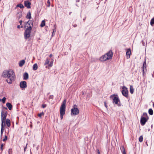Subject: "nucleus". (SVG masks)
Listing matches in <instances>:
<instances>
[{"label": "nucleus", "instance_id": "nucleus-49", "mask_svg": "<svg viewBox=\"0 0 154 154\" xmlns=\"http://www.w3.org/2000/svg\"><path fill=\"white\" fill-rule=\"evenodd\" d=\"M26 22H24V24L25 25V26H27V24H26Z\"/></svg>", "mask_w": 154, "mask_h": 154}, {"label": "nucleus", "instance_id": "nucleus-39", "mask_svg": "<svg viewBox=\"0 0 154 154\" xmlns=\"http://www.w3.org/2000/svg\"><path fill=\"white\" fill-rule=\"evenodd\" d=\"M47 106L45 104H43L42 105V108H45V107H46Z\"/></svg>", "mask_w": 154, "mask_h": 154}, {"label": "nucleus", "instance_id": "nucleus-5", "mask_svg": "<svg viewBox=\"0 0 154 154\" xmlns=\"http://www.w3.org/2000/svg\"><path fill=\"white\" fill-rule=\"evenodd\" d=\"M7 116V112L2 111L1 112V124L4 125L5 124V121L6 119V118Z\"/></svg>", "mask_w": 154, "mask_h": 154}, {"label": "nucleus", "instance_id": "nucleus-26", "mask_svg": "<svg viewBox=\"0 0 154 154\" xmlns=\"http://www.w3.org/2000/svg\"><path fill=\"white\" fill-rule=\"evenodd\" d=\"M17 17L18 19L21 18L22 17V14L21 12L17 14Z\"/></svg>", "mask_w": 154, "mask_h": 154}, {"label": "nucleus", "instance_id": "nucleus-27", "mask_svg": "<svg viewBox=\"0 0 154 154\" xmlns=\"http://www.w3.org/2000/svg\"><path fill=\"white\" fill-rule=\"evenodd\" d=\"M6 99V98L5 97H4L2 99H0V101H2L3 103H4L5 102Z\"/></svg>", "mask_w": 154, "mask_h": 154}, {"label": "nucleus", "instance_id": "nucleus-11", "mask_svg": "<svg viewBox=\"0 0 154 154\" xmlns=\"http://www.w3.org/2000/svg\"><path fill=\"white\" fill-rule=\"evenodd\" d=\"M106 55L105 54L103 55L101 57H100V60L101 62H104L107 60H109V58H108Z\"/></svg>", "mask_w": 154, "mask_h": 154}, {"label": "nucleus", "instance_id": "nucleus-35", "mask_svg": "<svg viewBox=\"0 0 154 154\" xmlns=\"http://www.w3.org/2000/svg\"><path fill=\"white\" fill-rule=\"evenodd\" d=\"M7 139H8V137H7V136L6 135H5V136L4 138L3 139V141H5L7 140Z\"/></svg>", "mask_w": 154, "mask_h": 154}, {"label": "nucleus", "instance_id": "nucleus-53", "mask_svg": "<svg viewBox=\"0 0 154 154\" xmlns=\"http://www.w3.org/2000/svg\"><path fill=\"white\" fill-rule=\"evenodd\" d=\"M52 55L51 54H50L49 55V57H51L52 56Z\"/></svg>", "mask_w": 154, "mask_h": 154}, {"label": "nucleus", "instance_id": "nucleus-18", "mask_svg": "<svg viewBox=\"0 0 154 154\" xmlns=\"http://www.w3.org/2000/svg\"><path fill=\"white\" fill-rule=\"evenodd\" d=\"M5 126V124H4V125L1 124V136H2V134L3 132V131L4 129V126Z\"/></svg>", "mask_w": 154, "mask_h": 154}, {"label": "nucleus", "instance_id": "nucleus-44", "mask_svg": "<svg viewBox=\"0 0 154 154\" xmlns=\"http://www.w3.org/2000/svg\"><path fill=\"white\" fill-rule=\"evenodd\" d=\"M73 26L74 27H76L77 26V24H74L73 25Z\"/></svg>", "mask_w": 154, "mask_h": 154}, {"label": "nucleus", "instance_id": "nucleus-40", "mask_svg": "<svg viewBox=\"0 0 154 154\" xmlns=\"http://www.w3.org/2000/svg\"><path fill=\"white\" fill-rule=\"evenodd\" d=\"M27 143H26V146H25L24 147V152H25V151H26V149L27 148Z\"/></svg>", "mask_w": 154, "mask_h": 154}, {"label": "nucleus", "instance_id": "nucleus-1", "mask_svg": "<svg viewBox=\"0 0 154 154\" xmlns=\"http://www.w3.org/2000/svg\"><path fill=\"white\" fill-rule=\"evenodd\" d=\"M2 76L4 78L9 79V81L8 79H6V81L9 84H11L12 81L15 79L14 72L13 70L11 69L4 71L2 74Z\"/></svg>", "mask_w": 154, "mask_h": 154}, {"label": "nucleus", "instance_id": "nucleus-21", "mask_svg": "<svg viewBox=\"0 0 154 154\" xmlns=\"http://www.w3.org/2000/svg\"><path fill=\"white\" fill-rule=\"evenodd\" d=\"M146 63L145 62H144L143 64V69H142V70L143 71V73H144V69L146 68Z\"/></svg>", "mask_w": 154, "mask_h": 154}, {"label": "nucleus", "instance_id": "nucleus-37", "mask_svg": "<svg viewBox=\"0 0 154 154\" xmlns=\"http://www.w3.org/2000/svg\"><path fill=\"white\" fill-rule=\"evenodd\" d=\"M44 113L43 112H42V113H41L39 114H38V116L39 117H41V116H42V115H44Z\"/></svg>", "mask_w": 154, "mask_h": 154}, {"label": "nucleus", "instance_id": "nucleus-8", "mask_svg": "<svg viewBox=\"0 0 154 154\" xmlns=\"http://www.w3.org/2000/svg\"><path fill=\"white\" fill-rule=\"evenodd\" d=\"M149 118H146L145 117H141L140 119V124L142 126L145 125L147 121Z\"/></svg>", "mask_w": 154, "mask_h": 154}, {"label": "nucleus", "instance_id": "nucleus-55", "mask_svg": "<svg viewBox=\"0 0 154 154\" xmlns=\"http://www.w3.org/2000/svg\"><path fill=\"white\" fill-rule=\"evenodd\" d=\"M71 13H72V12H70L69 13V15H70Z\"/></svg>", "mask_w": 154, "mask_h": 154}, {"label": "nucleus", "instance_id": "nucleus-45", "mask_svg": "<svg viewBox=\"0 0 154 154\" xmlns=\"http://www.w3.org/2000/svg\"><path fill=\"white\" fill-rule=\"evenodd\" d=\"M104 105L106 107V108L107 107V105L106 104L105 102H104Z\"/></svg>", "mask_w": 154, "mask_h": 154}, {"label": "nucleus", "instance_id": "nucleus-34", "mask_svg": "<svg viewBox=\"0 0 154 154\" xmlns=\"http://www.w3.org/2000/svg\"><path fill=\"white\" fill-rule=\"evenodd\" d=\"M12 149H9L8 150V153L9 154H12Z\"/></svg>", "mask_w": 154, "mask_h": 154}, {"label": "nucleus", "instance_id": "nucleus-32", "mask_svg": "<svg viewBox=\"0 0 154 154\" xmlns=\"http://www.w3.org/2000/svg\"><path fill=\"white\" fill-rule=\"evenodd\" d=\"M143 116H144L143 117H145L146 118H147V117L149 118L147 116V113H146V112H144L143 113Z\"/></svg>", "mask_w": 154, "mask_h": 154}, {"label": "nucleus", "instance_id": "nucleus-48", "mask_svg": "<svg viewBox=\"0 0 154 154\" xmlns=\"http://www.w3.org/2000/svg\"><path fill=\"white\" fill-rule=\"evenodd\" d=\"M17 28L20 29V25H18L17 26Z\"/></svg>", "mask_w": 154, "mask_h": 154}, {"label": "nucleus", "instance_id": "nucleus-57", "mask_svg": "<svg viewBox=\"0 0 154 154\" xmlns=\"http://www.w3.org/2000/svg\"><path fill=\"white\" fill-rule=\"evenodd\" d=\"M21 27L22 28H23V26H21L20 27Z\"/></svg>", "mask_w": 154, "mask_h": 154}, {"label": "nucleus", "instance_id": "nucleus-59", "mask_svg": "<svg viewBox=\"0 0 154 154\" xmlns=\"http://www.w3.org/2000/svg\"><path fill=\"white\" fill-rule=\"evenodd\" d=\"M152 125H151V127H152Z\"/></svg>", "mask_w": 154, "mask_h": 154}, {"label": "nucleus", "instance_id": "nucleus-4", "mask_svg": "<svg viewBox=\"0 0 154 154\" xmlns=\"http://www.w3.org/2000/svg\"><path fill=\"white\" fill-rule=\"evenodd\" d=\"M110 98L112 99L113 103L115 104H117L118 106H121L120 100L117 95H112L110 96Z\"/></svg>", "mask_w": 154, "mask_h": 154}, {"label": "nucleus", "instance_id": "nucleus-41", "mask_svg": "<svg viewBox=\"0 0 154 154\" xmlns=\"http://www.w3.org/2000/svg\"><path fill=\"white\" fill-rule=\"evenodd\" d=\"M53 62H51L48 65V66L50 67H51L52 66Z\"/></svg>", "mask_w": 154, "mask_h": 154}, {"label": "nucleus", "instance_id": "nucleus-14", "mask_svg": "<svg viewBox=\"0 0 154 154\" xmlns=\"http://www.w3.org/2000/svg\"><path fill=\"white\" fill-rule=\"evenodd\" d=\"M23 79L24 80H27L29 78V75L27 72H25L23 75Z\"/></svg>", "mask_w": 154, "mask_h": 154}, {"label": "nucleus", "instance_id": "nucleus-38", "mask_svg": "<svg viewBox=\"0 0 154 154\" xmlns=\"http://www.w3.org/2000/svg\"><path fill=\"white\" fill-rule=\"evenodd\" d=\"M54 96L53 95H50V96L49 97V99H53V98Z\"/></svg>", "mask_w": 154, "mask_h": 154}, {"label": "nucleus", "instance_id": "nucleus-52", "mask_svg": "<svg viewBox=\"0 0 154 154\" xmlns=\"http://www.w3.org/2000/svg\"><path fill=\"white\" fill-rule=\"evenodd\" d=\"M146 130H147L148 131H150V129L148 128L147 130L146 129Z\"/></svg>", "mask_w": 154, "mask_h": 154}, {"label": "nucleus", "instance_id": "nucleus-23", "mask_svg": "<svg viewBox=\"0 0 154 154\" xmlns=\"http://www.w3.org/2000/svg\"><path fill=\"white\" fill-rule=\"evenodd\" d=\"M149 113L151 115H152L153 114V111L152 109H149L148 111Z\"/></svg>", "mask_w": 154, "mask_h": 154}, {"label": "nucleus", "instance_id": "nucleus-47", "mask_svg": "<svg viewBox=\"0 0 154 154\" xmlns=\"http://www.w3.org/2000/svg\"><path fill=\"white\" fill-rule=\"evenodd\" d=\"M65 0L66 1V5H68V0Z\"/></svg>", "mask_w": 154, "mask_h": 154}, {"label": "nucleus", "instance_id": "nucleus-36", "mask_svg": "<svg viewBox=\"0 0 154 154\" xmlns=\"http://www.w3.org/2000/svg\"><path fill=\"white\" fill-rule=\"evenodd\" d=\"M3 146H4L3 144L2 143L1 145L0 148H1V150L2 152L3 151Z\"/></svg>", "mask_w": 154, "mask_h": 154}, {"label": "nucleus", "instance_id": "nucleus-50", "mask_svg": "<svg viewBox=\"0 0 154 154\" xmlns=\"http://www.w3.org/2000/svg\"><path fill=\"white\" fill-rule=\"evenodd\" d=\"M65 54L66 55H67L68 54V52H66L65 53Z\"/></svg>", "mask_w": 154, "mask_h": 154}, {"label": "nucleus", "instance_id": "nucleus-20", "mask_svg": "<svg viewBox=\"0 0 154 154\" xmlns=\"http://www.w3.org/2000/svg\"><path fill=\"white\" fill-rule=\"evenodd\" d=\"M38 68V65L37 63L34 64L33 66L32 69L33 70H36Z\"/></svg>", "mask_w": 154, "mask_h": 154}, {"label": "nucleus", "instance_id": "nucleus-12", "mask_svg": "<svg viewBox=\"0 0 154 154\" xmlns=\"http://www.w3.org/2000/svg\"><path fill=\"white\" fill-rule=\"evenodd\" d=\"M24 5L25 7H27L28 8H31L30 5L31 3L29 1H26L24 2Z\"/></svg>", "mask_w": 154, "mask_h": 154}, {"label": "nucleus", "instance_id": "nucleus-46", "mask_svg": "<svg viewBox=\"0 0 154 154\" xmlns=\"http://www.w3.org/2000/svg\"><path fill=\"white\" fill-rule=\"evenodd\" d=\"M19 22H20V24L21 25L22 23V21L21 20H20V21H19Z\"/></svg>", "mask_w": 154, "mask_h": 154}, {"label": "nucleus", "instance_id": "nucleus-58", "mask_svg": "<svg viewBox=\"0 0 154 154\" xmlns=\"http://www.w3.org/2000/svg\"><path fill=\"white\" fill-rule=\"evenodd\" d=\"M153 107L154 108V103L153 104Z\"/></svg>", "mask_w": 154, "mask_h": 154}, {"label": "nucleus", "instance_id": "nucleus-51", "mask_svg": "<svg viewBox=\"0 0 154 154\" xmlns=\"http://www.w3.org/2000/svg\"><path fill=\"white\" fill-rule=\"evenodd\" d=\"M3 109H5L6 110H7L8 109L7 108V107H3Z\"/></svg>", "mask_w": 154, "mask_h": 154}, {"label": "nucleus", "instance_id": "nucleus-29", "mask_svg": "<svg viewBox=\"0 0 154 154\" xmlns=\"http://www.w3.org/2000/svg\"><path fill=\"white\" fill-rule=\"evenodd\" d=\"M150 24L152 26L154 25V17L151 20Z\"/></svg>", "mask_w": 154, "mask_h": 154}, {"label": "nucleus", "instance_id": "nucleus-7", "mask_svg": "<svg viewBox=\"0 0 154 154\" xmlns=\"http://www.w3.org/2000/svg\"><path fill=\"white\" fill-rule=\"evenodd\" d=\"M122 92L123 96L128 98V91L126 87L125 86L122 87Z\"/></svg>", "mask_w": 154, "mask_h": 154}, {"label": "nucleus", "instance_id": "nucleus-24", "mask_svg": "<svg viewBox=\"0 0 154 154\" xmlns=\"http://www.w3.org/2000/svg\"><path fill=\"white\" fill-rule=\"evenodd\" d=\"M17 7H20V8H24L23 5L21 4H19L17 5Z\"/></svg>", "mask_w": 154, "mask_h": 154}, {"label": "nucleus", "instance_id": "nucleus-28", "mask_svg": "<svg viewBox=\"0 0 154 154\" xmlns=\"http://www.w3.org/2000/svg\"><path fill=\"white\" fill-rule=\"evenodd\" d=\"M49 59H47L46 60L45 62L44 63L45 65L48 64L50 62V60Z\"/></svg>", "mask_w": 154, "mask_h": 154}, {"label": "nucleus", "instance_id": "nucleus-17", "mask_svg": "<svg viewBox=\"0 0 154 154\" xmlns=\"http://www.w3.org/2000/svg\"><path fill=\"white\" fill-rule=\"evenodd\" d=\"M26 17V18L29 19L31 18V14L30 11L28 12Z\"/></svg>", "mask_w": 154, "mask_h": 154}, {"label": "nucleus", "instance_id": "nucleus-56", "mask_svg": "<svg viewBox=\"0 0 154 154\" xmlns=\"http://www.w3.org/2000/svg\"><path fill=\"white\" fill-rule=\"evenodd\" d=\"M85 18H86L85 17V18H84V19H83V20H84V21H85Z\"/></svg>", "mask_w": 154, "mask_h": 154}, {"label": "nucleus", "instance_id": "nucleus-42", "mask_svg": "<svg viewBox=\"0 0 154 154\" xmlns=\"http://www.w3.org/2000/svg\"><path fill=\"white\" fill-rule=\"evenodd\" d=\"M121 152L123 154H126L125 150Z\"/></svg>", "mask_w": 154, "mask_h": 154}, {"label": "nucleus", "instance_id": "nucleus-6", "mask_svg": "<svg viewBox=\"0 0 154 154\" xmlns=\"http://www.w3.org/2000/svg\"><path fill=\"white\" fill-rule=\"evenodd\" d=\"M77 106L76 105H75L73 107L72 109L71 110V114L72 115H77L79 114V109L77 108Z\"/></svg>", "mask_w": 154, "mask_h": 154}, {"label": "nucleus", "instance_id": "nucleus-31", "mask_svg": "<svg viewBox=\"0 0 154 154\" xmlns=\"http://www.w3.org/2000/svg\"><path fill=\"white\" fill-rule=\"evenodd\" d=\"M139 141L140 142H142L143 140V137L142 136H140L139 138Z\"/></svg>", "mask_w": 154, "mask_h": 154}, {"label": "nucleus", "instance_id": "nucleus-2", "mask_svg": "<svg viewBox=\"0 0 154 154\" xmlns=\"http://www.w3.org/2000/svg\"><path fill=\"white\" fill-rule=\"evenodd\" d=\"M33 20H29L27 22V26H24V28H26L24 32V37L25 39L29 38L30 36V33L33 26Z\"/></svg>", "mask_w": 154, "mask_h": 154}, {"label": "nucleus", "instance_id": "nucleus-13", "mask_svg": "<svg viewBox=\"0 0 154 154\" xmlns=\"http://www.w3.org/2000/svg\"><path fill=\"white\" fill-rule=\"evenodd\" d=\"M131 53V49L130 48L128 49L126 51V54L127 55V57L128 59L130 58Z\"/></svg>", "mask_w": 154, "mask_h": 154}, {"label": "nucleus", "instance_id": "nucleus-15", "mask_svg": "<svg viewBox=\"0 0 154 154\" xmlns=\"http://www.w3.org/2000/svg\"><path fill=\"white\" fill-rule=\"evenodd\" d=\"M6 105L10 110H11L13 106L10 103H7L6 104Z\"/></svg>", "mask_w": 154, "mask_h": 154}, {"label": "nucleus", "instance_id": "nucleus-30", "mask_svg": "<svg viewBox=\"0 0 154 154\" xmlns=\"http://www.w3.org/2000/svg\"><path fill=\"white\" fill-rule=\"evenodd\" d=\"M50 5V2L49 0H48L47 2V5L46 6L47 7H49Z\"/></svg>", "mask_w": 154, "mask_h": 154}, {"label": "nucleus", "instance_id": "nucleus-9", "mask_svg": "<svg viewBox=\"0 0 154 154\" xmlns=\"http://www.w3.org/2000/svg\"><path fill=\"white\" fill-rule=\"evenodd\" d=\"M20 87L22 88H25L27 87L26 82L25 81H21L20 84Z\"/></svg>", "mask_w": 154, "mask_h": 154}, {"label": "nucleus", "instance_id": "nucleus-22", "mask_svg": "<svg viewBox=\"0 0 154 154\" xmlns=\"http://www.w3.org/2000/svg\"><path fill=\"white\" fill-rule=\"evenodd\" d=\"M130 92L131 94H132L134 93V89L133 88V86H132L131 85L130 86Z\"/></svg>", "mask_w": 154, "mask_h": 154}, {"label": "nucleus", "instance_id": "nucleus-19", "mask_svg": "<svg viewBox=\"0 0 154 154\" xmlns=\"http://www.w3.org/2000/svg\"><path fill=\"white\" fill-rule=\"evenodd\" d=\"M25 61L24 60H21L19 63V66H22L24 64Z\"/></svg>", "mask_w": 154, "mask_h": 154}, {"label": "nucleus", "instance_id": "nucleus-10", "mask_svg": "<svg viewBox=\"0 0 154 154\" xmlns=\"http://www.w3.org/2000/svg\"><path fill=\"white\" fill-rule=\"evenodd\" d=\"M105 54L106 55V56L107 57L109 58V60L112 58L113 55V53L111 50L109 51V52Z\"/></svg>", "mask_w": 154, "mask_h": 154}, {"label": "nucleus", "instance_id": "nucleus-3", "mask_svg": "<svg viewBox=\"0 0 154 154\" xmlns=\"http://www.w3.org/2000/svg\"><path fill=\"white\" fill-rule=\"evenodd\" d=\"M66 102V99L64 100L63 101L60 107V114L61 119H62L63 116L65 114Z\"/></svg>", "mask_w": 154, "mask_h": 154}, {"label": "nucleus", "instance_id": "nucleus-16", "mask_svg": "<svg viewBox=\"0 0 154 154\" xmlns=\"http://www.w3.org/2000/svg\"><path fill=\"white\" fill-rule=\"evenodd\" d=\"M5 121V124L7 125L8 127H10L11 126V122L9 119H6Z\"/></svg>", "mask_w": 154, "mask_h": 154}, {"label": "nucleus", "instance_id": "nucleus-54", "mask_svg": "<svg viewBox=\"0 0 154 154\" xmlns=\"http://www.w3.org/2000/svg\"><path fill=\"white\" fill-rule=\"evenodd\" d=\"M80 1V0H76V2H79Z\"/></svg>", "mask_w": 154, "mask_h": 154}, {"label": "nucleus", "instance_id": "nucleus-43", "mask_svg": "<svg viewBox=\"0 0 154 154\" xmlns=\"http://www.w3.org/2000/svg\"><path fill=\"white\" fill-rule=\"evenodd\" d=\"M97 152L98 154H100V152L98 149H97Z\"/></svg>", "mask_w": 154, "mask_h": 154}, {"label": "nucleus", "instance_id": "nucleus-25", "mask_svg": "<svg viewBox=\"0 0 154 154\" xmlns=\"http://www.w3.org/2000/svg\"><path fill=\"white\" fill-rule=\"evenodd\" d=\"M45 25V20H43L40 25V26L41 27H43Z\"/></svg>", "mask_w": 154, "mask_h": 154}, {"label": "nucleus", "instance_id": "nucleus-33", "mask_svg": "<svg viewBox=\"0 0 154 154\" xmlns=\"http://www.w3.org/2000/svg\"><path fill=\"white\" fill-rule=\"evenodd\" d=\"M120 149H121V151H124V150H125V148H124V146H122L120 147Z\"/></svg>", "mask_w": 154, "mask_h": 154}]
</instances>
